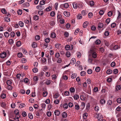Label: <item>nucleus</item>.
Here are the masks:
<instances>
[{"label": "nucleus", "mask_w": 121, "mask_h": 121, "mask_svg": "<svg viewBox=\"0 0 121 121\" xmlns=\"http://www.w3.org/2000/svg\"><path fill=\"white\" fill-rule=\"evenodd\" d=\"M7 54L5 52H3L0 54V57L2 58H4L6 57Z\"/></svg>", "instance_id": "7ed1b4c3"}, {"label": "nucleus", "mask_w": 121, "mask_h": 121, "mask_svg": "<svg viewBox=\"0 0 121 121\" xmlns=\"http://www.w3.org/2000/svg\"><path fill=\"white\" fill-rule=\"evenodd\" d=\"M54 102L55 104H57L59 103V99H56L54 101Z\"/></svg>", "instance_id": "69168bd1"}, {"label": "nucleus", "mask_w": 121, "mask_h": 121, "mask_svg": "<svg viewBox=\"0 0 121 121\" xmlns=\"http://www.w3.org/2000/svg\"><path fill=\"white\" fill-rule=\"evenodd\" d=\"M77 75L76 73H73L71 75V77L72 78L74 79L76 78V77H77Z\"/></svg>", "instance_id": "4be33fe9"}, {"label": "nucleus", "mask_w": 121, "mask_h": 121, "mask_svg": "<svg viewBox=\"0 0 121 121\" xmlns=\"http://www.w3.org/2000/svg\"><path fill=\"white\" fill-rule=\"evenodd\" d=\"M56 37V34L54 32H52L51 34L50 37L53 38H54Z\"/></svg>", "instance_id": "39448f33"}, {"label": "nucleus", "mask_w": 121, "mask_h": 121, "mask_svg": "<svg viewBox=\"0 0 121 121\" xmlns=\"http://www.w3.org/2000/svg\"><path fill=\"white\" fill-rule=\"evenodd\" d=\"M75 108L76 110H78L79 109V105L77 104L75 105Z\"/></svg>", "instance_id": "e2e57ef3"}, {"label": "nucleus", "mask_w": 121, "mask_h": 121, "mask_svg": "<svg viewBox=\"0 0 121 121\" xmlns=\"http://www.w3.org/2000/svg\"><path fill=\"white\" fill-rule=\"evenodd\" d=\"M101 43V41L99 39H97L95 41V43L97 45Z\"/></svg>", "instance_id": "e433bc0d"}, {"label": "nucleus", "mask_w": 121, "mask_h": 121, "mask_svg": "<svg viewBox=\"0 0 121 121\" xmlns=\"http://www.w3.org/2000/svg\"><path fill=\"white\" fill-rule=\"evenodd\" d=\"M55 13L53 11L51 12L50 13V15L52 17L54 16L55 15Z\"/></svg>", "instance_id": "bf43d9fd"}, {"label": "nucleus", "mask_w": 121, "mask_h": 121, "mask_svg": "<svg viewBox=\"0 0 121 121\" xmlns=\"http://www.w3.org/2000/svg\"><path fill=\"white\" fill-rule=\"evenodd\" d=\"M33 18L34 20H37L39 19V17L37 15H35L34 16Z\"/></svg>", "instance_id": "79ce46f5"}, {"label": "nucleus", "mask_w": 121, "mask_h": 121, "mask_svg": "<svg viewBox=\"0 0 121 121\" xmlns=\"http://www.w3.org/2000/svg\"><path fill=\"white\" fill-rule=\"evenodd\" d=\"M67 114L65 112H63L62 114V117L64 118H66L67 116Z\"/></svg>", "instance_id": "ddd939ff"}, {"label": "nucleus", "mask_w": 121, "mask_h": 121, "mask_svg": "<svg viewBox=\"0 0 121 121\" xmlns=\"http://www.w3.org/2000/svg\"><path fill=\"white\" fill-rule=\"evenodd\" d=\"M113 72L114 74H116L118 73V70L117 69H115L113 70Z\"/></svg>", "instance_id": "864d4df0"}, {"label": "nucleus", "mask_w": 121, "mask_h": 121, "mask_svg": "<svg viewBox=\"0 0 121 121\" xmlns=\"http://www.w3.org/2000/svg\"><path fill=\"white\" fill-rule=\"evenodd\" d=\"M112 73V71L110 69L108 70L106 72L108 74H110Z\"/></svg>", "instance_id": "72a5a7b5"}, {"label": "nucleus", "mask_w": 121, "mask_h": 121, "mask_svg": "<svg viewBox=\"0 0 121 121\" xmlns=\"http://www.w3.org/2000/svg\"><path fill=\"white\" fill-rule=\"evenodd\" d=\"M73 97L74 99L77 100L79 98V96L78 95H74Z\"/></svg>", "instance_id": "5701e85b"}, {"label": "nucleus", "mask_w": 121, "mask_h": 121, "mask_svg": "<svg viewBox=\"0 0 121 121\" xmlns=\"http://www.w3.org/2000/svg\"><path fill=\"white\" fill-rule=\"evenodd\" d=\"M32 71L34 73H36L38 71V70L37 68L35 67L33 69Z\"/></svg>", "instance_id": "f704fd0d"}, {"label": "nucleus", "mask_w": 121, "mask_h": 121, "mask_svg": "<svg viewBox=\"0 0 121 121\" xmlns=\"http://www.w3.org/2000/svg\"><path fill=\"white\" fill-rule=\"evenodd\" d=\"M19 110L17 109L15 110L14 112V114L16 115L15 116V118H13L15 120H16V119H17V120H16V121H19V117H20V116H19V117H18L19 116Z\"/></svg>", "instance_id": "f257e3e1"}, {"label": "nucleus", "mask_w": 121, "mask_h": 121, "mask_svg": "<svg viewBox=\"0 0 121 121\" xmlns=\"http://www.w3.org/2000/svg\"><path fill=\"white\" fill-rule=\"evenodd\" d=\"M93 14L91 13H89L88 14V17L91 18L93 16Z\"/></svg>", "instance_id": "680f3d73"}, {"label": "nucleus", "mask_w": 121, "mask_h": 121, "mask_svg": "<svg viewBox=\"0 0 121 121\" xmlns=\"http://www.w3.org/2000/svg\"><path fill=\"white\" fill-rule=\"evenodd\" d=\"M96 117L98 120L97 121H101L102 119H103V116L101 113H98Z\"/></svg>", "instance_id": "f03ea898"}, {"label": "nucleus", "mask_w": 121, "mask_h": 121, "mask_svg": "<svg viewBox=\"0 0 121 121\" xmlns=\"http://www.w3.org/2000/svg\"><path fill=\"white\" fill-rule=\"evenodd\" d=\"M58 5V3L57 2H56V3L55 4L54 6H55V9L56 10H57V8Z\"/></svg>", "instance_id": "603ef678"}, {"label": "nucleus", "mask_w": 121, "mask_h": 121, "mask_svg": "<svg viewBox=\"0 0 121 121\" xmlns=\"http://www.w3.org/2000/svg\"><path fill=\"white\" fill-rule=\"evenodd\" d=\"M18 24L19 26L21 27H23L24 26V23L21 21H19V22Z\"/></svg>", "instance_id": "f8f14e48"}, {"label": "nucleus", "mask_w": 121, "mask_h": 121, "mask_svg": "<svg viewBox=\"0 0 121 121\" xmlns=\"http://www.w3.org/2000/svg\"><path fill=\"white\" fill-rule=\"evenodd\" d=\"M35 38L36 40H38L40 39V37L39 35H37L35 36Z\"/></svg>", "instance_id": "a18cd8bd"}, {"label": "nucleus", "mask_w": 121, "mask_h": 121, "mask_svg": "<svg viewBox=\"0 0 121 121\" xmlns=\"http://www.w3.org/2000/svg\"><path fill=\"white\" fill-rule=\"evenodd\" d=\"M39 14L41 16L42 15L43 13V12L42 10H39L38 11Z\"/></svg>", "instance_id": "473e14b6"}, {"label": "nucleus", "mask_w": 121, "mask_h": 121, "mask_svg": "<svg viewBox=\"0 0 121 121\" xmlns=\"http://www.w3.org/2000/svg\"><path fill=\"white\" fill-rule=\"evenodd\" d=\"M76 60L74 58H72L71 60V63L72 65L74 64L75 63Z\"/></svg>", "instance_id": "9b49d317"}, {"label": "nucleus", "mask_w": 121, "mask_h": 121, "mask_svg": "<svg viewBox=\"0 0 121 121\" xmlns=\"http://www.w3.org/2000/svg\"><path fill=\"white\" fill-rule=\"evenodd\" d=\"M100 102L101 104L103 105L105 103V101L104 99H101Z\"/></svg>", "instance_id": "dca6fc26"}, {"label": "nucleus", "mask_w": 121, "mask_h": 121, "mask_svg": "<svg viewBox=\"0 0 121 121\" xmlns=\"http://www.w3.org/2000/svg\"><path fill=\"white\" fill-rule=\"evenodd\" d=\"M70 46L68 45H67L65 47V49L66 50H69V49Z\"/></svg>", "instance_id": "09e8293b"}, {"label": "nucleus", "mask_w": 121, "mask_h": 121, "mask_svg": "<svg viewBox=\"0 0 121 121\" xmlns=\"http://www.w3.org/2000/svg\"><path fill=\"white\" fill-rule=\"evenodd\" d=\"M1 11L2 13L4 14H5L7 13L6 11L4 8L2 9Z\"/></svg>", "instance_id": "a878e982"}, {"label": "nucleus", "mask_w": 121, "mask_h": 121, "mask_svg": "<svg viewBox=\"0 0 121 121\" xmlns=\"http://www.w3.org/2000/svg\"><path fill=\"white\" fill-rule=\"evenodd\" d=\"M46 114L48 117H50L52 115V113L51 112L48 111L46 113Z\"/></svg>", "instance_id": "4c0bfd02"}, {"label": "nucleus", "mask_w": 121, "mask_h": 121, "mask_svg": "<svg viewBox=\"0 0 121 121\" xmlns=\"http://www.w3.org/2000/svg\"><path fill=\"white\" fill-rule=\"evenodd\" d=\"M87 73L89 74H91L92 73V71L91 69H88L87 71Z\"/></svg>", "instance_id": "b1692460"}, {"label": "nucleus", "mask_w": 121, "mask_h": 121, "mask_svg": "<svg viewBox=\"0 0 121 121\" xmlns=\"http://www.w3.org/2000/svg\"><path fill=\"white\" fill-rule=\"evenodd\" d=\"M32 47L34 48H35L37 47V43L36 42H33L32 43L31 45Z\"/></svg>", "instance_id": "2eb2a0df"}, {"label": "nucleus", "mask_w": 121, "mask_h": 121, "mask_svg": "<svg viewBox=\"0 0 121 121\" xmlns=\"http://www.w3.org/2000/svg\"><path fill=\"white\" fill-rule=\"evenodd\" d=\"M73 8L75 9H76L78 7V4L77 3L74 2L73 3Z\"/></svg>", "instance_id": "6e6552de"}, {"label": "nucleus", "mask_w": 121, "mask_h": 121, "mask_svg": "<svg viewBox=\"0 0 121 121\" xmlns=\"http://www.w3.org/2000/svg\"><path fill=\"white\" fill-rule=\"evenodd\" d=\"M104 13V11L103 10H100L99 12V15H103Z\"/></svg>", "instance_id": "5fc2aeb1"}, {"label": "nucleus", "mask_w": 121, "mask_h": 121, "mask_svg": "<svg viewBox=\"0 0 121 121\" xmlns=\"http://www.w3.org/2000/svg\"><path fill=\"white\" fill-rule=\"evenodd\" d=\"M22 11L21 10L19 9L17 11V14L19 15H21L22 14Z\"/></svg>", "instance_id": "8fccbe9b"}, {"label": "nucleus", "mask_w": 121, "mask_h": 121, "mask_svg": "<svg viewBox=\"0 0 121 121\" xmlns=\"http://www.w3.org/2000/svg\"><path fill=\"white\" fill-rule=\"evenodd\" d=\"M55 24V22L54 21H51L50 23V25L51 26H54Z\"/></svg>", "instance_id": "052dcab7"}, {"label": "nucleus", "mask_w": 121, "mask_h": 121, "mask_svg": "<svg viewBox=\"0 0 121 121\" xmlns=\"http://www.w3.org/2000/svg\"><path fill=\"white\" fill-rule=\"evenodd\" d=\"M52 79L56 80L57 78V77L55 74H53L52 76Z\"/></svg>", "instance_id": "774afa93"}, {"label": "nucleus", "mask_w": 121, "mask_h": 121, "mask_svg": "<svg viewBox=\"0 0 121 121\" xmlns=\"http://www.w3.org/2000/svg\"><path fill=\"white\" fill-rule=\"evenodd\" d=\"M28 25H30L31 24V18H30L29 21L28 20H25L24 21Z\"/></svg>", "instance_id": "20e7f679"}, {"label": "nucleus", "mask_w": 121, "mask_h": 121, "mask_svg": "<svg viewBox=\"0 0 121 121\" xmlns=\"http://www.w3.org/2000/svg\"><path fill=\"white\" fill-rule=\"evenodd\" d=\"M64 94L66 96H68L69 95V92L68 91H65L64 92Z\"/></svg>", "instance_id": "cd10ccee"}, {"label": "nucleus", "mask_w": 121, "mask_h": 121, "mask_svg": "<svg viewBox=\"0 0 121 121\" xmlns=\"http://www.w3.org/2000/svg\"><path fill=\"white\" fill-rule=\"evenodd\" d=\"M4 35L5 37H8L9 35V34L8 32H7L4 33Z\"/></svg>", "instance_id": "7c9ffc66"}, {"label": "nucleus", "mask_w": 121, "mask_h": 121, "mask_svg": "<svg viewBox=\"0 0 121 121\" xmlns=\"http://www.w3.org/2000/svg\"><path fill=\"white\" fill-rule=\"evenodd\" d=\"M64 6L65 8H67L69 7V4L68 3H66L64 4Z\"/></svg>", "instance_id": "58836bf2"}, {"label": "nucleus", "mask_w": 121, "mask_h": 121, "mask_svg": "<svg viewBox=\"0 0 121 121\" xmlns=\"http://www.w3.org/2000/svg\"><path fill=\"white\" fill-rule=\"evenodd\" d=\"M54 113L55 115L58 116L60 115V112L58 110H56L54 112Z\"/></svg>", "instance_id": "0eeeda50"}, {"label": "nucleus", "mask_w": 121, "mask_h": 121, "mask_svg": "<svg viewBox=\"0 0 121 121\" xmlns=\"http://www.w3.org/2000/svg\"><path fill=\"white\" fill-rule=\"evenodd\" d=\"M0 97L2 99H4L6 98V94L4 93H2L0 95Z\"/></svg>", "instance_id": "bb28decb"}, {"label": "nucleus", "mask_w": 121, "mask_h": 121, "mask_svg": "<svg viewBox=\"0 0 121 121\" xmlns=\"http://www.w3.org/2000/svg\"><path fill=\"white\" fill-rule=\"evenodd\" d=\"M86 72L84 71H82L80 73V75L82 76H84Z\"/></svg>", "instance_id": "6e6d98bb"}, {"label": "nucleus", "mask_w": 121, "mask_h": 121, "mask_svg": "<svg viewBox=\"0 0 121 121\" xmlns=\"http://www.w3.org/2000/svg\"><path fill=\"white\" fill-rule=\"evenodd\" d=\"M88 114L87 113H85L83 114V118L84 119H86V118L88 116Z\"/></svg>", "instance_id": "f3484780"}, {"label": "nucleus", "mask_w": 121, "mask_h": 121, "mask_svg": "<svg viewBox=\"0 0 121 121\" xmlns=\"http://www.w3.org/2000/svg\"><path fill=\"white\" fill-rule=\"evenodd\" d=\"M22 115L23 117H25L26 116L27 114L26 112L24 111L22 112Z\"/></svg>", "instance_id": "338daca9"}, {"label": "nucleus", "mask_w": 121, "mask_h": 121, "mask_svg": "<svg viewBox=\"0 0 121 121\" xmlns=\"http://www.w3.org/2000/svg\"><path fill=\"white\" fill-rule=\"evenodd\" d=\"M22 54L21 52H19L17 54L19 58L22 57Z\"/></svg>", "instance_id": "3c124183"}, {"label": "nucleus", "mask_w": 121, "mask_h": 121, "mask_svg": "<svg viewBox=\"0 0 121 121\" xmlns=\"http://www.w3.org/2000/svg\"><path fill=\"white\" fill-rule=\"evenodd\" d=\"M23 5L25 7H28L30 5L29 3L28 2L24 3L23 4Z\"/></svg>", "instance_id": "c85d7f7f"}, {"label": "nucleus", "mask_w": 121, "mask_h": 121, "mask_svg": "<svg viewBox=\"0 0 121 121\" xmlns=\"http://www.w3.org/2000/svg\"><path fill=\"white\" fill-rule=\"evenodd\" d=\"M36 8L39 10H42L44 9V7L41 5H38L37 6Z\"/></svg>", "instance_id": "1a4fd4ad"}, {"label": "nucleus", "mask_w": 121, "mask_h": 121, "mask_svg": "<svg viewBox=\"0 0 121 121\" xmlns=\"http://www.w3.org/2000/svg\"><path fill=\"white\" fill-rule=\"evenodd\" d=\"M48 64L49 65L51 64L52 62L51 60V56H50L49 57H48Z\"/></svg>", "instance_id": "aec40b11"}, {"label": "nucleus", "mask_w": 121, "mask_h": 121, "mask_svg": "<svg viewBox=\"0 0 121 121\" xmlns=\"http://www.w3.org/2000/svg\"><path fill=\"white\" fill-rule=\"evenodd\" d=\"M12 82L10 80H8L7 81V83L8 85H11L12 84Z\"/></svg>", "instance_id": "a19ab883"}, {"label": "nucleus", "mask_w": 121, "mask_h": 121, "mask_svg": "<svg viewBox=\"0 0 121 121\" xmlns=\"http://www.w3.org/2000/svg\"><path fill=\"white\" fill-rule=\"evenodd\" d=\"M88 24L87 21H86L84 22L83 25V26L84 28H85Z\"/></svg>", "instance_id": "4468645a"}, {"label": "nucleus", "mask_w": 121, "mask_h": 121, "mask_svg": "<svg viewBox=\"0 0 121 121\" xmlns=\"http://www.w3.org/2000/svg\"><path fill=\"white\" fill-rule=\"evenodd\" d=\"M48 93V92L45 91L43 92V95L44 97H46Z\"/></svg>", "instance_id": "de8ad7c7"}, {"label": "nucleus", "mask_w": 121, "mask_h": 121, "mask_svg": "<svg viewBox=\"0 0 121 121\" xmlns=\"http://www.w3.org/2000/svg\"><path fill=\"white\" fill-rule=\"evenodd\" d=\"M21 43L20 41H17L16 43V45L18 47L20 46L21 45Z\"/></svg>", "instance_id": "c9c22d12"}, {"label": "nucleus", "mask_w": 121, "mask_h": 121, "mask_svg": "<svg viewBox=\"0 0 121 121\" xmlns=\"http://www.w3.org/2000/svg\"><path fill=\"white\" fill-rule=\"evenodd\" d=\"M92 56L93 58H95L97 56L96 53L95 52H93L92 54Z\"/></svg>", "instance_id": "6ab92c4d"}, {"label": "nucleus", "mask_w": 121, "mask_h": 121, "mask_svg": "<svg viewBox=\"0 0 121 121\" xmlns=\"http://www.w3.org/2000/svg\"><path fill=\"white\" fill-rule=\"evenodd\" d=\"M79 30V29L78 28L77 29L75 30L74 32V34L75 35H76L77 33H78Z\"/></svg>", "instance_id": "13d9d810"}, {"label": "nucleus", "mask_w": 121, "mask_h": 121, "mask_svg": "<svg viewBox=\"0 0 121 121\" xmlns=\"http://www.w3.org/2000/svg\"><path fill=\"white\" fill-rule=\"evenodd\" d=\"M112 103V101L111 100H109L107 101V104L108 105L111 106Z\"/></svg>", "instance_id": "412c9836"}, {"label": "nucleus", "mask_w": 121, "mask_h": 121, "mask_svg": "<svg viewBox=\"0 0 121 121\" xmlns=\"http://www.w3.org/2000/svg\"><path fill=\"white\" fill-rule=\"evenodd\" d=\"M4 19L5 21L6 22H9L10 21V19L8 17H5Z\"/></svg>", "instance_id": "ea45409f"}, {"label": "nucleus", "mask_w": 121, "mask_h": 121, "mask_svg": "<svg viewBox=\"0 0 121 121\" xmlns=\"http://www.w3.org/2000/svg\"><path fill=\"white\" fill-rule=\"evenodd\" d=\"M117 102L119 104L121 103V98H119L117 99Z\"/></svg>", "instance_id": "37998d69"}, {"label": "nucleus", "mask_w": 121, "mask_h": 121, "mask_svg": "<svg viewBox=\"0 0 121 121\" xmlns=\"http://www.w3.org/2000/svg\"><path fill=\"white\" fill-rule=\"evenodd\" d=\"M29 118L30 119H32L33 118V116L32 114L31 113H29L28 115Z\"/></svg>", "instance_id": "a211bd4d"}, {"label": "nucleus", "mask_w": 121, "mask_h": 121, "mask_svg": "<svg viewBox=\"0 0 121 121\" xmlns=\"http://www.w3.org/2000/svg\"><path fill=\"white\" fill-rule=\"evenodd\" d=\"M118 16L117 18L119 19L121 17V13L119 11H118Z\"/></svg>", "instance_id": "0e129e2a"}, {"label": "nucleus", "mask_w": 121, "mask_h": 121, "mask_svg": "<svg viewBox=\"0 0 121 121\" xmlns=\"http://www.w3.org/2000/svg\"><path fill=\"white\" fill-rule=\"evenodd\" d=\"M64 14L66 17H69L70 16L69 13L67 11H65L63 13Z\"/></svg>", "instance_id": "423d86ee"}, {"label": "nucleus", "mask_w": 121, "mask_h": 121, "mask_svg": "<svg viewBox=\"0 0 121 121\" xmlns=\"http://www.w3.org/2000/svg\"><path fill=\"white\" fill-rule=\"evenodd\" d=\"M26 59L24 58H22V59L21 62L22 63H25L26 62Z\"/></svg>", "instance_id": "2f4dec72"}, {"label": "nucleus", "mask_w": 121, "mask_h": 121, "mask_svg": "<svg viewBox=\"0 0 121 121\" xmlns=\"http://www.w3.org/2000/svg\"><path fill=\"white\" fill-rule=\"evenodd\" d=\"M69 91L71 93H73L75 91V89L74 87H71L69 89Z\"/></svg>", "instance_id": "9d476101"}, {"label": "nucleus", "mask_w": 121, "mask_h": 121, "mask_svg": "<svg viewBox=\"0 0 121 121\" xmlns=\"http://www.w3.org/2000/svg\"><path fill=\"white\" fill-rule=\"evenodd\" d=\"M94 4V3L93 1H90L89 3V5L91 6H93Z\"/></svg>", "instance_id": "49530a36"}, {"label": "nucleus", "mask_w": 121, "mask_h": 121, "mask_svg": "<svg viewBox=\"0 0 121 121\" xmlns=\"http://www.w3.org/2000/svg\"><path fill=\"white\" fill-rule=\"evenodd\" d=\"M9 42L10 44H12L13 43V40L12 39H10L9 41Z\"/></svg>", "instance_id": "c03bdc74"}, {"label": "nucleus", "mask_w": 121, "mask_h": 121, "mask_svg": "<svg viewBox=\"0 0 121 121\" xmlns=\"http://www.w3.org/2000/svg\"><path fill=\"white\" fill-rule=\"evenodd\" d=\"M103 26V23H99L98 24V27L99 28H102Z\"/></svg>", "instance_id": "393cba45"}, {"label": "nucleus", "mask_w": 121, "mask_h": 121, "mask_svg": "<svg viewBox=\"0 0 121 121\" xmlns=\"http://www.w3.org/2000/svg\"><path fill=\"white\" fill-rule=\"evenodd\" d=\"M95 70L96 72H98L100 71V68L99 67L97 66L95 68Z\"/></svg>", "instance_id": "c756f323"}, {"label": "nucleus", "mask_w": 121, "mask_h": 121, "mask_svg": "<svg viewBox=\"0 0 121 121\" xmlns=\"http://www.w3.org/2000/svg\"><path fill=\"white\" fill-rule=\"evenodd\" d=\"M60 44L59 43L56 44L55 45L56 48H59V47H60Z\"/></svg>", "instance_id": "4d7b16f0"}]
</instances>
